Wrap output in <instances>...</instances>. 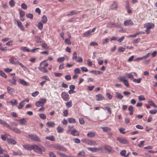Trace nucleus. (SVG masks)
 Returning <instances> with one entry per match:
<instances>
[{"label": "nucleus", "mask_w": 157, "mask_h": 157, "mask_svg": "<svg viewBox=\"0 0 157 157\" xmlns=\"http://www.w3.org/2000/svg\"><path fill=\"white\" fill-rule=\"evenodd\" d=\"M72 59H74L77 62L82 63L83 61L81 57H78L77 56V53L75 51H74L73 53Z\"/></svg>", "instance_id": "f257e3e1"}, {"label": "nucleus", "mask_w": 157, "mask_h": 157, "mask_svg": "<svg viewBox=\"0 0 157 157\" xmlns=\"http://www.w3.org/2000/svg\"><path fill=\"white\" fill-rule=\"evenodd\" d=\"M47 101V99L45 98H41L40 100L37 101L35 105L37 107H43Z\"/></svg>", "instance_id": "f03ea898"}, {"label": "nucleus", "mask_w": 157, "mask_h": 157, "mask_svg": "<svg viewBox=\"0 0 157 157\" xmlns=\"http://www.w3.org/2000/svg\"><path fill=\"white\" fill-rule=\"evenodd\" d=\"M118 79L120 82H123L124 85L127 87L129 86V84L127 80L125 79V77L124 76H120L118 78Z\"/></svg>", "instance_id": "7ed1b4c3"}, {"label": "nucleus", "mask_w": 157, "mask_h": 157, "mask_svg": "<svg viewBox=\"0 0 157 157\" xmlns=\"http://www.w3.org/2000/svg\"><path fill=\"white\" fill-rule=\"evenodd\" d=\"M61 98L65 101H68L69 100L70 97L67 93L65 92H63L61 94Z\"/></svg>", "instance_id": "20e7f679"}, {"label": "nucleus", "mask_w": 157, "mask_h": 157, "mask_svg": "<svg viewBox=\"0 0 157 157\" xmlns=\"http://www.w3.org/2000/svg\"><path fill=\"white\" fill-rule=\"evenodd\" d=\"M28 136L31 138L32 140L37 142H40V138L34 134L29 135Z\"/></svg>", "instance_id": "39448f33"}, {"label": "nucleus", "mask_w": 157, "mask_h": 157, "mask_svg": "<svg viewBox=\"0 0 157 157\" xmlns=\"http://www.w3.org/2000/svg\"><path fill=\"white\" fill-rule=\"evenodd\" d=\"M32 150H33L34 151L40 154H42V152H41V149L38 146L36 145H32Z\"/></svg>", "instance_id": "423d86ee"}, {"label": "nucleus", "mask_w": 157, "mask_h": 157, "mask_svg": "<svg viewBox=\"0 0 157 157\" xmlns=\"http://www.w3.org/2000/svg\"><path fill=\"white\" fill-rule=\"evenodd\" d=\"M96 100L97 101H101L105 100V98L103 95L101 94H98L95 96Z\"/></svg>", "instance_id": "0eeeda50"}, {"label": "nucleus", "mask_w": 157, "mask_h": 157, "mask_svg": "<svg viewBox=\"0 0 157 157\" xmlns=\"http://www.w3.org/2000/svg\"><path fill=\"white\" fill-rule=\"evenodd\" d=\"M144 26L146 29H150L154 28L155 25L153 23H148L145 24Z\"/></svg>", "instance_id": "6e6552de"}, {"label": "nucleus", "mask_w": 157, "mask_h": 157, "mask_svg": "<svg viewBox=\"0 0 157 157\" xmlns=\"http://www.w3.org/2000/svg\"><path fill=\"white\" fill-rule=\"evenodd\" d=\"M117 139L118 141H119L120 143L121 144H128V141L124 138H121V137H117Z\"/></svg>", "instance_id": "1a4fd4ad"}, {"label": "nucleus", "mask_w": 157, "mask_h": 157, "mask_svg": "<svg viewBox=\"0 0 157 157\" xmlns=\"http://www.w3.org/2000/svg\"><path fill=\"white\" fill-rule=\"evenodd\" d=\"M133 22L130 20H126L124 22V25L125 26L132 25H133Z\"/></svg>", "instance_id": "9d476101"}, {"label": "nucleus", "mask_w": 157, "mask_h": 157, "mask_svg": "<svg viewBox=\"0 0 157 157\" xmlns=\"http://www.w3.org/2000/svg\"><path fill=\"white\" fill-rule=\"evenodd\" d=\"M17 21L18 27L20 28L21 31H24L25 28L22 25V23L18 20H17Z\"/></svg>", "instance_id": "9b49d317"}, {"label": "nucleus", "mask_w": 157, "mask_h": 157, "mask_svg": "<svg viewBox=\"0 0 157 157\" xmlns=\"http://www.w3.org/2000/svg\"><path fill=\"white\" fill-rule=\"evenodd\" d=\"M55 147L56 149L62 151H66L67 149L66 148L63 147L59 145H57L55 146Z\"/></svg>", "instance_id": "f8f14e48"}, {"label": "nucleus", "mask_w": 157, "mask_h": 157, "mask_svg": "<svg viewBox=\"0 0 157 157\" xmlns=\"http://www.w3.org/2000/svg\"><path fill=\"white\" fill-rule=\"evenodd\" d=\"M86 144L88 145L91 146H95L97 145V144L95 142L88 140Z\"/></svg>", "instance_id": "ddd939ff"}, {"label": "nucleus", "mask_w": 157, "mask_h": 157, "mask_svg": "<svg viewBox=\"0 0 157 157\" xmlns=\"http://www.w3.org/2000/svg\"><path fill=\"white\" fill-rule=\"evenodd\" d=\"M126 76H128V77L129 78H133L134 75L136 76L137 74L135 72H132L130 73H127L126 74Z\"/></svg>", "instance_id": "4468645a"}, {"label": "nucleus", "mask_w": 157, "mask_h": 157, "mask_svg": "<svg viewBox=\"0 0 157 157\" xmlns=\"http://www.w3.org/2000/svg\"><path fill=\"white\" fill-rule=\"evenodd\" d=\"M18 82L24 86H27L28 85V83L27 82L21 78L19 79Z\"/></svg>", "instance_id": "2eb2a0df"}, {"label": "nucleus", "mask_w": 157, "mask_h": 157, "mask_svg": "<svg viewBox=\"0 0 157 157\" xmlns=\"http://www.w3.org/2000/svg\"><path fill=\"white\" fill-rule=\"evenodd\" d=\"M20 20L22 21H24V17L25 16V12L22 10H20L19 12Z\"/></svg>", "instance_id": "dca6fc26"}, {"label": "nucleus", "mask_w": 157, "mask_h": 157, "mask_svg": "<svg viewBox=\"0 0 157 157\" xmlns=\"http://www.w3.org/2000/svg\"><path fill=\"white\" fill-rule=\"evenodd\" d=\"M71 134L74 136H78L79 135V132L75 129H74L71 131Z\"/></svg>", "instance_id": "f3484780"}, {"label": "nucleus", "mask_w": 157, "mask_h": 157, "mask_svg": "<svg viewBox=\"0 0 157 157\" xmlns=\"http://www.w3.org/2000/svg\"><path fill=\"white\" fill-rule=\"evenodd\" d=\"M39 70L41 71L44 73H47L48 72V70L47 68L44 67L40 66L38 67Z\"/></svg>", "instance_id": "a211bd4d"}, {"label": "nucleus", "mask_w": 157, "mask_h": 157, "mask_svg": "<svg viewBox=\"0 0 157 157\" xmlns=\"http://www.w3.org/2000/svg\"><path fill=\"white\" fill-rule=\"evenodd\" d=\"M101 128L103 131L105 132H108L111 131V128L108 127H101Z\"/></svg>", "instance_id": "6ab92c4d"}, {"label": "nucleus", "mask_w": 157, "mask_h": 157, "mask_svg": "<svg viewBox=\"0 0 157 157\" xmlns=\"http://www.w3.org/2000/svg\"><path fill=\"white\" fill-rule=\"evenodd\" d=\"M87 149L90 151H91L92 152H95L97 151H99L100 150V148H98L96 147H88L87 148Z\"/></svg>", "instance_id": "aec40b11"}, {"label": "nucleus", "mask_w": 157, "mask_h": 157, "mask_svg": "<svg viewBox=\"0 0 157 157\" xmlns=\"http://www.w3.org/2000/svg\"><path fill=\"white\" fill-rule=\"evenodd\" d=\"M7 141L9 143L13 144H15L16 143L15 140L12 139L8 138L7 139Z\"/></svg>", "instance_id": "412c9836"}, {"label": "nucleus", "mask_w": 157, "mask_h": 157, "mask_svg": "<svg viewBox=\"0 0 157 157\" xmlns=\"http://www.w3.org/2000/svg\"><path fill=\"white\" fill-rule=\"evenodd\" d=\"M23 147L26 149L31 151L32 150V145H30L29 144L25 145L23 146Z\"/></svg>", "instance_id": "4be33fe9"}, {"label": "nucleus", "mask_w": 157, "mask_h": 157, "mask_svg": "<svg viewBox=\"0 0 157 157\" xmlns=\"http://www.w3.org/2000/svg\"><path fill=\"white\" fill-rule=\"evenodd\" d=\"M47 126L49 127H54L55 125V123L52 121H49L47 122Z\"/></svg>", "instance_id": "5701e85b"}, {"label": "nucleus", "mask_w": 157, "mask_h": 157, "mask_svg": "<svg viewBox=\"0 0 157 157\" xmlns=\"http://www.w3.org/2000/svg\"><path fill=\"white\" fill-rule=\"evenodd\" d=\"M25 100H23L22 101H21L19 105L17 107L18 109H22L23 106L25 105Z\"/></svg>", "instance_id": "b1692460"}, {"label": "nucleus", "mask_w": 157, "mask_h": 157, "mask_svg": "<svg viewBox=\"0 0 157 157\" xmlns=\"http://www.w3.org/2000/svg\"><path fill=\"white\" fill-rule=\"evenodd\" d=\"M144 32H140L137 33H136L134 35H128V37H135L138 35H139L140 34H144Z\"/></svg>", "instance_id": "393cba45"}, {"label": "nucleus", "mask_w": 157, "mask_h": 157, "mask_svg": "<svg viewBox=\"0 0 157 157\" xmlns=\"http://www.w3.org/2000/svg\"><path fill=\"white\" fill-rule=\"evenodd\" d=\"M46 61L45 60L42 61L40 64V66L44 67H47L48 66V63H46Z\"/></svg>", "instance_id": "a878e982"}, {"label": "nucleus", "mask_w": 157, "mask_h": 157, "mask_svg": "<svg viewBox=\"0 0 157 157\" xmlns=\"http://www.w3.org/2000/svg\"><path fill=\"white\" fill-rule=\"evenodd\" d=\"M19 122L20 124L24 125L26 124V121L25 118H23L19 120Z\"/></svg>", "instance_id": "bb28decb"}, {"label": "nucleus", "mask_w": 157, "mask_h": 157, "mask_svg": "<svg viewBox=\"0 0 157 157\" xmlns=\"http://www.w3.org/2000/svg\"><path fill=\"white\" fill-rule=\"evenodd\" d=\"M95 135V133L92 132H90L87 134V136L88 137L91 138L94 137Z\"/></svg>", "instance_id": "cd10ccee"}, {"label": "nucleus", "mask_w": 157, "mask_h": 157, "mask_svg": "<svg viewBox=\"0 0 157 157\" xmlns=\"http://www.w3.org/2000/svg\"><path fill=\"white\" fill-rule=\"evenodd\" d=\"M10 129L14 131L15 132L17 133L20 134L21 133L20 131L17 128H12L11 127Z\"/></svg>", "instance_id": "c85d7f7f"}, {"label": "nucleus", "mask_w": 157, "mask_h": 157, "mask_svg": "<svg viewBox=\"0 0 157 157\" xmlns=\"http://www.w3.org/2000/svg\"><path fill=\"white\" fill-rule=\"evenodd\" d=\"M115 94L116 95V97L118 99H121L123 97V96L120 93L116 92H115Z\"/></svg>", "instance_id": "c756f323"}, {"label": "nucleus", "mask_w": 157, "mask_h": 157, "mask_svg": "<svg viewBox=\"0 0 157 157\" xmlns=\"http://www.w3.org/2000/svg\"><path fill=\"white\" fill-rule=\"evenodd\" d=\"M7 90L8 92L10 94H11L14 92V89L9 86L7 87Z\"/></svg>", "instance_id": "7c9ffc66"}, {"label": "nucleus", "mask_w": 157, "mask_h": 157, "mask_svg": "<svg viewBox=\"0 0 157 157\" xmlns=\"http://www.w3.org/2000/svg\"><path fill=\"white\" fill-rule=\"evenodd\" d=\"M11 84L16 85V80H15V78L14 77H13L12 80H9Z\"/></svg>", "instance_id": "2f4dec72"}, {"label": "nucleus", "mask_w": 157, "mask_h": 157, "mask_svg": "<svg viewBox=\"0 0 157 157\" xmlns=\"http://www.w3.org/2000/svg\"><path fill=\"white\" fill-rule=\"evenodd\" d=\"M72 105L73 104L72 102L71 101H70L68 102L65 103V105L66 107L67 108H69L71 107L72 106Z\"/></svg>", "instance_id": "473e14b6"}, {"label": "nucleus", "mask_w": 157, "mask_h": 157, "mask_svg": "<svg viewBox=\"0 0 157 157\" xmlns=\"http://www.w3.org/2000/svg\"><path fill=\"white\" fill-rule=\"evenodd\" d=\"M68 122L69 123H75L76 121L75 119L72 118H69L68 119Z\"/></svg>", "instance_id": "72a5a7b5"}, {"label": "nucleus", "mask_w": 157, "mask_h": 157, "mask_svg": "<svg viewBox=\"0 0 157 157\" xmlns=\"http://www.w3.org/2000/svg\"><path fill=\"white\" fill-rule=\"evenodd\" d=\"M117 4L116 2H113V4L111 6V9H116L117 8Z\"/></svg>", "instance_id": "f704fd0d"}, {"label": "nucleus", "mask_w": 157, "mask_h": 157, "mask_svg": "<svg viewBox=\"0 0 157 157\" xmlns=\"http://www.w3.org/2000/svg\"><path fill=\"white\" fill-rule=\"evenodd\" d=\"M57 132L59 133H62L63 132L64 129L63 128L59 126L57 127Z\"/></svg>", "instance_id": "c9c22d12"}, {"label": "nucleus", "mask_w": 157, "mask_h": 157, "mask_svg": "<svg viewBox=\"0 0 157 157\" xmlns=\"http://www.w3.org/2000/svg\"><path fill=\"white\" fill-rule=\"evenodd\" d=\"M105 149L108 151L110 152L112 149V148L110 146L108 145H105L104 146Z\"/></svg>", "instance_id": "e433bc0d"}, {"label": "nucleus", "mask_w": 157, "mask_h": 157, "mask_svg": "<svg viewBox=\"0 0 157 157\" xmlns=\"http://www.w3.org/2000/svg\"><path fill=\"white\" fill-rule=\"evenodd\" d=\"M91 34V31L88 30L86 32H85L83 34V35L84 36L87 37L90 35Z\"/></svg>", "instance_id": "4c0bfd02"}, {"label": "nucleus", "mask_w": 157, "mask_h": 157, "mask_svg": "<svg viewBox=\"0 0 157 157\" xmlns=\"http://www.w3.org/2000/svg\"><path fill=\"white\" fill-rule=\"evenodd\" d=\"M45 138L47 140H49L52 141H54L55 140V138L53 136H47Z\"/></svg>", "instance_id": "58836bf2"}, {"label": "nucleus", "mask_w": 157, "mask_h": 157, "mask_svg": "<svg viewBox=\"0 0 157 157\" xmlns=\"http://www.w3.org/2000/svg\"><path fill=\"white\" fill-rule=\"evenodd\" d=\"M21 49L24 52H29L30 51V49L26 47H22L21 48Z\"/></svg>", "instance_id": "ea45409f"}, {"label": "nucleus", "mask_w": 157, "mask_h": 157, "mask_svg": "<svg viewBox=\"0 0 157 157\" xmlns=\"http://www.w3.org/2000/svg\"><path fill=\"white\" fill-rule=\"evenodd\" d=\"M65 59L64 57H60L57 59V62L60 63L64 62Z\"/></svg>", "instance_id": "a19ab883"}, {"label": "nucleus", "mask_w": 157, "mask_h": 157, "mask_svg": "<svg viewBox=\"0 0 157 157\" xmlns=\"http://www.w3.org/2000/svg\"><path fill=\"white\" fill-rule=\"evenodd\" d=\"M42 22L44 23H45L47 21L48 19L47 17L44 15L41 18Z\"/></svg>", "instance_id": "79ce46f5"}, {"label": "nucleus", "mask_w": 157, "mask_h": 157, "mask_svg": "<svg viewBox=\"0 0 157 157\" xmlns=\"http://www.w3.org/2000/svg\"><path fill=\"white\" fill-rule=\"evenodd\" d=\"M10 102L12 105H16L18 103L17 101L15 99L12 100Z\"/></svg>", "instance_id": "37998d69"}, {"label": "nucleus", "mask_w": 157, "mask_h": 157, "mask_svg": "<svg viewBox=\"0 0 157 157\" xmlns=\"http://www.w3.org/2000/svg\"><path fill=\"white\" fill-rule=\"evenodd\" d=\"M0 75L5 78H6L7 77V76L5 73L1 70H0Z\"/></svg>", "instance_id": "c03bdc74"}, {"label": "nucleus", "mask_w": 157, "mask_h": 157, "mask_svg": "<svg viewBox=\"0 0 157 157\" xmlns=\"http://www.w3.org/2000/svg\"><path fill=\"white\" fill-rule=\"evenodd\" d=\"M142 79L141 78L136 79V78H133V81L135 83H140L141 82V80Z\"/></svg>", "instance_id": "a18cd8bd"}, {"label": "nucleus", "mask_w": 157, "mask_h": 157, "mask_svg": "<svg viewBox=\"0 0 157 157\" xmlns=\"http://www.w3.org/2000/svg\"><path fill=\"white\" fill-rule=\"evenodd\" d=\"M126 151L125 150H123L121 151L120 154L122 156H124L125 157H127L128 156V155H125Z\"/></svg>", "instance_id": "49530a36"}, {"label": "nucleus", "mask_w": 157, "mask_h": 157, "mask_svg": "<svg viewBox=\"0 0 157 157\" xmlns=\"http://www.w3.org/2000/svg\"><path fill=\"white\" fill-rule=\"evenodd\" d=\"M2 125H3L4 126L6 127L7 128H9L10 129L11 126H10L9 124H8L7 122L5 121H4L2 124Z\"/></svg>", "instance_id": "de8ad7c7"}, {"label": "nucleus", "mask_w": 157, "mask_h": 157, "mask_svg": "<svg viewBox=\"0 0 157 157\" xmlns=\"http://www.w3.org/2000/svg\"><path fill=\"white\" fill-rule=\"evenodd\" d=\"M80 12H76L75 10H73L71 12V13L68 14V16H71L74 14H76L79 13Z\"/></svg>", "instance_id": "09e8293b"}, {"label": "nucleus", "mask_w": 157, "mask_h": 157, "mask_svg": "<svg viewBox=\"0 0 157 157\" xmlns=\"http://www.w3.org/2000/svg\"><path fill=\"white\" fill-rule=\"evenodd\" d=\"M65 43L68 45H70L71 44V40L68 38H66L65 39Z\"/></svg>", "instance_id": "8fccbe9b"}, {"label": "nucleus", "mask_w": 157, "mask_h": 157, "mask_svg": "<svg viewBox=\"0 0 157 157\" xmlns=\"http://www.w3.org/2000/svg\"><path fill=\"white\" fill-rule=\"evenodd\" d=\"M40 48H36L34 49H33L32 50H30L29 52H31L32 53L36 52L38 51V50H39Z\"/></svg>", "instance_id": "3c124183"}, {"label": "nucleus", "mask_w": 157, "mask_h": 157, "mask_svg": "<svg viewBox=\"0 0 157 157\" xmlns=\"http://www.w3.org/2000/svg\"><path fill=\"white\" fill-rule=\"evenodd\" d=\"M37 27L39 29L41 30L43 27V24L41 22H39L38 23Z\"/></svg>", "instance_id": "603ef678"}, {"label": "nucleus", "mask_w": 157, "mask_h": 157, "mask_svg": "<svg viewBox=\"0 0 157 157\" xmlns=\"http://www.w3.org/2000/svg\"><path fill=\"white\" fill-rule=\"evenodd\" d=\"M39 116L41 119L43 120L45 119L46 118V116L43 113L40 114Z\"/></svg>", "instance_id": "864d4df0"}, {"label": "nucleus", "mask_w": 157, "mask_h": 157, "mask_svg": "<svg viewBox=\"0 0 157 157\" xmlns=\"http://www.w3.org/2000/svg\"><path fill=\"white\" fill-rule=\"evenodd\" d=\"M149 113L151 114H154L157 113V110L156 109H154L151 110L149 111Z\"/></svg>", "instance_id": "5fc2aeb1"}, {"label": "nucleus", "mask_w": 157, "mask_h": 157, "mask_svg": "<svg viewBox=\"0 0 157 157\" xmlns=\"http://www.w3.org/2000/svg\"><path fill=\"white\" fill-rule=\"evenodd\" d=\"M9 61L12 64H17V62H15L13 58H11L9 59Z\"/></svg>", "instance_id": "6e6d98bb"}, {"label": "nucleus", "mask_w": 157, "mask_h": 157, "mask_svg": "<svg viewBox=\"0 0 157 157\" xmlns=\"http://www.w3.org/2000/svg\"><path fill=\"white\" fill-rule=\"evenodd\" d=\"M138 99L139 101H143L145 99V98L143 95H141L138 96Z\"/></svg>", "instance_id": "4d7b16f0"}, {"label": "nucleus", "mask_w": 157, "mask_h": 157, "mask_svg": "<svg viewBox=\"0 0 157 157\" xmlns=\"http://www.w3.org/2000/svg\"><path fill=\"white\" fill-rule=\"evenodd\" d=\"M125 48L120 47H119L118 48V51L119 52H123L125 51Z\"/></svg>", "instance_id": "13d9d810"}, {"label": "nucleus", "mask_w": 157, "mask_h": 157, "mask_svg": "<svg viewBox=\"0 0 157 157\" xmlns=\"http://www.w3.org/2000/svg\"><path fill=\"white\" fill-rule=\"evenodd\" d=\"M57 154H58L59 156H62L63 157H66L67 155L64 154L63 153L60 152H57Z\"/></svg>", "instance_id": "bf43d9fd"}, {"label": "nucleus", "mask_w": 157, "mask_h": 157, "mask_svg": "<svg viewBox=\"0 0 157 157\" xmlns=\"http://www.w3.org/2000/svg\"><path fill=\"white\" fill-rule=\"evenodd\" d=\"M104 109H107V110L108 111V112L109 113V114H111L112 111H111V109L110 108H109L107 106H105L104 107Z\"/></svg>", "instance_id": "052dcab7"}, {"label": "nucleus", "mask_w": 157, "mask_h": 157, "mask_svg": "<svg viewBox=\"0 0 157 157\" xmlns=\"http://www.w3.org/2000/svg\"><path fill=\"white\" fill-rule=\"evenodd\" d=\"M74 72L75 73L80 74L81 71L80 69L78 68H76L74 70Z\"/></svg>", "instance_id": "680f3d73"}, {"label": "nucleus", "mask_w": 157, "mask_h": 157, "mask_svg": "<svg viewBox=\"0 0 157 157\" xmlns=\"http://www.w3.org/2000/svg\"><path fill=\"white\" fill-rule=\"evenodd\" d=\"M85 155V153L84 151H81L78 154V156L80 157L82 156H84Z\"/></svg>", "instance_id": "e2e57ef3"}, {"label": "nucleus", "mask_w": 157, "mask_h": 157, "mask_svg": "<svg viewBox=\"0 0 157 157\" xmlns=\"http://www.w3.org/2000/svg\"><path fill=\"white\" fill-rule=\"evenodd\" d=\"M49 157H56V155L52 151L49 152Z\"/></svg>", "instance_id": "0e129e2a"}, {"label": "nucleus", "mask_w": 157, "mask_h": 157, "mask_svg": "<svg viewBox=\"0 0 157 157\" xmlns=\"http://www.w3.org/2000/svg\"><path fill=\"white\" fill-rule=\"evenodd\" d=\"M63 116L66 117L68 115V111L67 109L63 111Z\"/></svg>", "instance_id": "69168bd1"}, {"label": "nucleus", "mask_w": 157, "mask_h": 157, "mask_svg": "<svg viewBox=\"0 0 157 157\" xmlns=\"http://www.w3.org/2000/svg\"><path fill=\"white\" fill-rule=\"evenodd\" d=\"M145 143L144 141H140V144H138V146L140 147H143L144 146V144Z\"/></svg>", "instance_id": "338daca9"}, {"label": "nucleus", "mask_w": 157, "mask_h": 157, "mask_svg": "<svg viewBox=\"0 0 157 157\" xmlns=\"http://www.w3.org/2000/svg\"><path fill=\"white\" fill-rule=\"evenodd\" d=\"M87 65L88 66L90 67L92 66L93 64L92 62L90 59H88L87 60Z\"/></svg>", "instance_id": "774afa93"}]
</instances>
